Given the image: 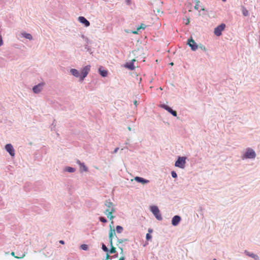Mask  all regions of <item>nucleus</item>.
<instances>
[{"label": "nucleus", "instance_id": "nucleus-17", "mask_svg": "<svg viewBox=\"0 0 260 260\" xmlns=\"http://www.w3.org/2000/svg\"><path fill=\"white\" fill-rule=\"evenodd\" d=\"M136 60L135 59H133V60H132L131 62L126 63L125 65V67L131 70H133L135 69L134 62Z\"/></svg>", "mask_w": 260, "mask_h": 260}, {"label": "nucleus", "instance_id": "nucleus-33", "mask_svg": "<svg viewBox=\"0 0 260 260\" xmlns=\"http://www.w3.org/2000/svg\"><path fill=\"white\" fill-rule=\"evenodd\" d=\"M151 238H152V236L149 233H147L146 235V239L147 240H149L151 239Z\"/></svg>", "mask_w": 260, "mask_h": 260}, {"label": "nucleus", "instance_id": "nucleus-24", "mask_svg": "<svg viewBox=\"0 0 260 260\" xmlns=\"http://www.w3.org/2000/svg\"><path fill=\"white\" fill-rule=\"evenodd\" d=\"M116 232L117 233L120 234L123 232V228L121 226L117 225L116 228Z\"/></svg>", "mask_w": 260, "mask_h": 260}, {"label": "nucleus", "instance_id": "nucleus-13", "mask_svg": "<svg viewBox=\"0 0 260 260\" xmlns=\"http://www.w3.org/2000/svg\"><path fill=\"white\" fill-rule=\"evenodd\" d=\"M244 253L246 255H247V256H248L253 258L254 260H259V257L258 256V255L256 254H255L254 253L249 252V251H248L247 250H245L244 251Z\"/></svg>", "mask_w": 260, "mask_h": 260}, {"label": "nucleus", "instance_id": "nucleus-40", "mask_svg": "<svg viewBox=\"0 0 260 260\" xmlns=\"http://www.w3.org/2000/svg\"><path fill=\"white\" fill-rule=\"evenodd\" d=\"M109 244L111 247L113 246L112 239H109Z\"/></svg>", "mask_w": 260, "mask_h": 260}, {"label": "nucleus", "instance_id": "nucleus-32", "mask_svg": "<svg viewBox=\"0 0 260 260\" xmlns=\"http://www.w3.org/2000/svg\"><path fill=\"white\" fill-rule=\"evenodd\" d=\"M102 249L105 252L108 251V248L106 246V245L104 244H102Z\"/></svg>", "mask_w": 260, "mask_h": 260}, {"label": "nucleus", "instance_id": "nucleus-36", "mask_svg": "<svg viewBox=\"0 0 260 260\" xmlns=\"http://www.w3.org/2000/svg\"><path fill=\"white\" fill-rule=\"evenodd\" d=\"M171 114L172 115H173L174 116H175V117H176L177 115V112L175 111H174V110H173V111L172 112Z\"/></svg>", "mask_w": 260, "mask_h": 260}, {"label": "nucleus", "instance_id": "nucleus-52", "mask_svg": "<svg viewBox=\"0 0 260 260\" xmlns=\"http://www.w3.org/2000/svg\"><path fill=\"white\" fill-rule=\"evenodd\" d=\"M115 257H117L118 256L117 254H115L113 256Z\"/></svg>", "mask_w": 260, "mask_h": 260}, {"label": "nucleus", "instance_id": "nucleus-44", "mask_svg": "<svg viewBox=\"0 0 260 260\" xmlns=\"http://www.w3.org/2000/svg\"><path fill=\"white\" fill-rule=\"evenodd\" d=\"M189 18H187V21H186V22L185 23V24H186V25H187V24H189Z\"/></svg>", "mask_w": 260, "mask_h": 260}, {"label": "nucleus", "instance_id": "nucleus-5", "mask_svg": "<svg viewBox=\"0 0 260 260\" xmlns=\"http://www.w3.org/2000/svg\"><path fill=\"white\" fill-rule=\"evenodd\" d=\"M105 205L107 207V209L105 211H106V212L111 211V212H115V205L110 200L105 201Z\"/></svg>", "mask_w": 260, "mask_h": 260}, {"label": "nucleus", "instance_id": "nucleus-37", "mask_svg": "<svg viewBox=\"0 0 260 260\" xmlns=\"http://www.w3.org/2000/svg\"><path fill=\"white\" fill-rule=\"evenodd\" d=\"M125 3L128 6L131 5V0H125Z\"/></svg>", "mask_w": 260, "mask_h": 260}, {"label": "nucleus", "instance_id": "nucleus-49", "mask_svg": "<svg viewBox=\"0 0 260 260\" xmlns=\"http://www.w3.org/2000/svg\"><path fill=\"white\" fill-rule=\"evenodd\" d=\"M59 243L60 244H64V241L63 240H60L59 241Z\"/></svg>", "mask_w": 260, "mask_h": 260}, {"label": "nucleus", "instance_id": "nucleus-8", "mask_svg": "<svg viewBox=\"0 0 260 260\" xmlns=\"http://www.w3.org/2000/svg\"><path fill=\"white\" fill-rule=\"evenodd\" d=\"M5 149L11 156H14L15 155V150L12 144H7L5 146Z\"/></svg>", "mask_w": 260, "mask_h": 260}, {"label": "nucleus", "instance_id": "nucleus-1", "mask_svg": "<svg viewBox=\"0 0 260 260\" xmlns=\"http://www.w3.org/2000/svg\"><path fill=\"white\" fill-rule=\"evenodd\" d=\"M256 156V154L255 151L252 148L248 147L242 152L241 158L242 160L254 159Z\"/></svg>", "mask_w": 260, "mask_h": 260}, {"label": "nucleus", "instance_id": "nucleus-39", "mask_svg": "<svg viewBox=\"0 0 260 260\" xmlns=\"http://www.w3.org/2000/svg\"><path fill=\"white\" fill-rule=\"evenodd\" d=\"M119 150V148L118 147H117L116 148L114 151H113V153H116L118 151V150Z\"/></svg>", "mask_w": 260, "mask_h": 260}, {"label": "nucleus", "instance_id": "nucleus-35", "mask_svg": "<svg viewBox=\"0 0 260 260\" xmlns=\"http://www.w3.org/2000/svg\"><path fill=\"white\" fill-rule=\"evenodd\" d=\"M118 248L120 249V254L121 255H123V248L121 247H118Z\"/></svg>", "mask_w": 260, "mask_h": 260}, {"label": "nucleus", "instance_id": "nucleus-21", "mask_svg": "<svg viewBox=\"0 0 260 260\" xmlns=\"http://www.w3.org/2000/svg\"><path fill=\"white\" fill-rule=\"evenodd\" d=\"M64 171L69 173H74L76 171V169L70 167H67L64 169Z\"/></svg>", "mask_w": 260, "mask_h": 260}, {"label": "nucleus", "instance_id": "nucleus-42", "mask_svg": "<svg viewBox=\"0 0 260 260\" xmlns=\"http://www.w3.org/2000/svg\"><path fill=\"white\" fill-rule=\"evenodd\" d=\"M137 30H133L132 31V32L133 34H138V32H137Z\"/></svg>", "mask_w": 260, "mask_h": 260}, {"label": "nucleus", "instance_id": "nucleus-43", "mask_svg": "<svg viewBox=\"0 0 260 260\" xmlns=\"http://www.w3.org/2000/svg\"><path fill=\"white\" fill-rule=\"evenodd\" d=\"M156 11L157 13H160V10L158 9H156V10H154V12H155Z\"/></svg>", "mask_w": 260, "mask_h": 260}, {"label": "nucleus", "instance_id": "nucleus-28", "mask_svg": "<svg viewBox=\"0 0 260 260\" xmlns=\"http://www.w3.org/2000/svg\"><path fill=\"white\" fill-rule=\"evenodd\" d=\"M198 48H200L201 50H202L204 52L207 51L206 48L204 46L202 45V44H200L199 45H198Z\"/></svg>", "mask_w": 260, "mask_h": 260}, {"label": "nucleus", "instance_id": "nucleus-27", "mask_svg": "<svg viewBox=\"0 0 260 260\" xmlns=\"http://www.w3.org/2000/svg\"><path fill=\"white\" fill-rule=\"evenodd\" d=\"M146 27V25L144 24H141L140 26H138L137 28V30H139L141 29H144Z\"/></svg>", "mask_w": 260, "mask_h": 260}, {"label": "nucleus", "instance_id": "nucleus-25", "mask_svg": "<svg viewBox=\"0 0 260 260\" xmlns=\"http://www.w3.org/2000/svg\"><path fill=\"white\" fill-rule=\"evenodd\" d=\"M127 241V239H118L117 241V245H118V244L122 243Z\"/></svg>", "mask_w": 260, "mask_h": 260}, {"label": "nucleus", "instance_id": "nucleus-3", "mask_svg": "<svg viewBox=\"0 0 260 260\" xmlns=\"http://www.w3.org/2000/svg\"><path fill=\"white\" fill-rule=\"evenodd\" d=\"M186 157L185 156H179L175 163V166L180 169H184L185 167Z\"/></svg>", "mask_w": 260, "mask_h": 260}, {"label": "nucleus", "instance_id": "nucleus-10", "mask_svg": "<svg viewBox=\"0 0 260 260\" xmlns=\"http://www.w3.org/2000/svg\"><path fill=\"white\" fill-rule=\"evenodd\" d=\"M19 36L20 37L24 38L27 39L29 41H32L34 40V38L30 34L27 33L25 31L21 32L19 34Z\"/></svg>", "mask_w": 260, "mask_h": 260}, {"label": "nucleus", "instance_id": "nucleus-22", "mask_svg": "<svg viewBox=\"0 0 260 260\" xmlns=\"http://www.w3.org/2000/svg\"><path fill=\"white\" fill-rule=\"evenodd\" d=\"M113 212H111V211H104V213L107 215V217L109 218L110 220H112L114 218V217L112 215V213Z\"/></svg>", "mask_w": 260, "mask_h": 260}, {"label": "nucleus", "instance_id": "nucleus-23", "mask_svg": "<svg viewBox=\"0 0 260 260\" xmlns=\"http://www.w3.org/2000/svg\"><path fill=\"white\" fill-rule=\"evenodd\" d=\"M241 10H242V14L244 16H247L249 15L248 11L244 7H243V6L242 7Z\"/></svg>", "mask_w": 260, "mask_h": 260}, {"label": "nucleus", "instance_id": "nucleus-19", "mask_svg": "<svg viewBox=\"0 0 260 260\" xmlns=\"http://www.w3.org/2000/svg\"><path fill=\"white\" fill-rule=\"evenodd\" d=\"M99 72L100 74V75L103 77H106L108 75V72L106 70H102V68H99Z\"/></svg>", "mask_w": 260, "mask_h": 260}, {"label": "nucleus", "instance_id": "nucleus-55", "mask_svg": "<svg viewBox=\"0 0 260 260\" xmlns=\"http://www.w3.org/2000/svg\"><path fill=\"white\" fill-rule=\"evenodd\" d=\"M223 2H225L226 0H222Z\"/></svg>", "mask_w": 260, "mask_h": 260}, {"label": "nucleus", "instance_id": "nucleus-34", "mask_svg": "<svg viewBox=\"0 0 260 260\" xmlns=\"http://www.w3.org/2000/svg\"><path fill=\"white\" fill-rule=\"evenodd\" d=\"M100 220L103 223L107 222V220L103 217H100Z\"/></svg>", "mask_w": 260, "mask_h": 260}, {"label": "nucleus", "instance_id": "nucleus-31", "mask_svg": "<svg viewBox=\"0 0 260 260\" xmlns=\"http://www.w3.org/2000/svg\"><path fill=\"white\" fill-rule=\"evenodd\" d=\"M171 175H172V177L174 178H176L177 177V175L175 171L171 172Z\"/></svg>", "mask_w": 260, "mask_h": 260}, {"label": "nucleus", "instance_id": "nucleus-18", "mask_svg": "<svg viewBox=\"0 0 260 260\" xmlns=\"http://www.w3.org/2000/svg\"><path fill=\"white\" fill-rule=\"evenodd\" d=\"M110 230L109 234V239H112L113 235H115V231L112 229L111 224H110Z\"/></svg>", "mask_w": 260, "mask_h": 260}, {"label": "nucleus", "instance_id": "nucleus-54", "mask_svg": "<svg viewBox=\"0 0 260 260\" xmlns=\"http://www.w3.org/2000/svg\"><path fill=\"white\" fill-rule=\"evenodd\" d=\"M201 10H202V11H204V10H205V9H204V8H202L201 9Z\"/></svg>", "mask_w": 260, "mask_h": 260}, {"label": "nucleus", "instance_id": "nucleus-2", "mask_svg": "<svg viewBox=\"0 0 260 260\" xmlns=\"http://www.w3.org/2000/svg\"><path fill=\"white\" fill-rule=\"evenodd\" d=\"M91 66L87 65L81 69L80 82H82L90 71Z\"/></svg>", "mask_w": 260, "mask_h": 260}, {"label": "nucleus", "instance_id": "nucleus-20", "mask_svg": "<svg viewBox=\"0 0 260 260\" xmlns=\"http://www.w3.org/2000/svg\"><path fill=\"white\" fill-rule=\"evenodd\" d=\"M160 107L162 108H164L166 110H167L168 112L170 113H172V112L173 111V110L168 106L166 105L165 104L160 105Z\"/></svg>", "mask_w": 260, "mask_h": 260}, {"label": "nucleus", "instance_id": "nucleus-29", "mask_svg": "<svg viewBox=\"0 0 260 260\" xmlns=\"http://www.w3.org/2000/svg\"><path fill=\"white\" fill-rule=\"evenodd\" d=\"M110 253H114L116 252V248L114 246L111 247V249L109 251Z\"/></svg>", "mask_w": 260, "mask_h": 260}, {"label": "nucleus", "instance_id": "nucleus-16", "mask_svg": "<svg viewBox=\"0 0 260 260\" xmlns=\"http://www.w3.org/2000/svg\"><path fill=\"white\" fill-rule=\"evenodd\" d=\"M135 180L138 182L141 183L142 184H147L149 182V180L144 179L143 178L140 177H135L134 178Z\"/></svg>", "mask_w": 260, "mask_h": 260}, {"label": "nucleus", "instance_id": "nucleus-12", "mask_svg": "<svg viewBox=\"0 0 260 260\" xmlns=\"http://www.w3.org/2000/svg\"><path fill=\"white\" fill-rule=\"evenodd\" d=\"M77 164L79 166V170L81 172H87L88 168L84 163L81 162L79 160L77 161Z\"/></svg>", "mask_w": 260, "mask_h": 260}, {"label": "nucleus", "instance_id": "nucleus-41", "mask_svg": "<svg viewBox=\"0 0 260 260\" xmlns=\"http://www.w3.org/2000/svg\"><path fill=\"white\" fill-rule=\"evenodd\" d=\"M25 254L24 253L22 254V255L20 257H18V256H15L16 258H23L24 256H25Z\"/></svg>", "mask_w": 260, "mask_h": 260}, {"label": "nucleus", "instance_id": "nucleus-47", "mask_svg": "<svg viewBox=\"0 0 260 260\" xmlns=\"http://www.w3.org/2000/svg\"><path fill=\"white\" fill-rule=\"evenodd\" d=\"M119 260H124V257L123 256H121L119 258Z\"/></svg>", "mask_w": 260, "mask_h": 260}, {"label": "nucleus", "instance_id": "nucleus-7", "mask_svg": "<svg viewBox=\"0 0 260 260\" xmlns=\"http://www.w3.org/2000/svg\"><path fill=\"white\" fill-rule=\"evenodd\" d=\"M187 44L190 47L192 51H196L198 48V45L192 38L188 40Z\"/></svg>", "mask_w": 260, "mask_h": 260}, {"label": "nucleus", "instance_id": "nucleus-48", "mask_svg": "<svg viewBox=\"0 0 260 260\" xmlns=\"http://www.w3.org/2000/svg\"><path fill=\"white\" fill-rule=\"evenodd\" d=\"M109 256H110L108 254H107L106 258L105 260L108 259L109 258Z\"/></svg>", "mask_w": 260, "mask_h": 260}, {"label": "nucleus", "instance_id": "nucleus-15", "mask_svg": "<svg viewBox=\"0 0 260 260\" xmlns=\"http://www.w3.org/2000/svg\"><path fill=\"white\" fill-rule=\"evenodd\" d=\"M181 221V217L178 215L174 216L172 219V224L174 226H177Z\"/></svg>", "mask_w": 260, "mask_h": 260}, {"label": "nucleus", "instance_id": "nucleus-38", "mask_svg": "<svg viewBox=\"0 0 260 260\" xmlns=\"http://www.w3.org/2000/svg\"><path fill=\"white\" fill-rule=\"evenodd\" d=\"M3 44V41L2 40V37L0 36V46H2Z\"/></svg>", "mask_w": 260, "mask_h": 260}, {"label": "nucleus", "instance_id": "nucleus-30", "mask_svg": "<svg viewBox=\"0 0 260 260\" xmlns=\"http://www.w3.org/2000/svg\"><path fill=\"white\" fill-rule=\"evenodd\" d=\"M195 2L196 4L194 8L196 10H198L199 9V4L200 3V2L198 0H195Z\"/></svg>", "mask_w": 260, "mask_h": 260}, {"label": "nucleus", "instance_id": "nucleus-56", "mask_svg": "<svg viewBox=\"0 0 260 260\" xmlns=\"http://www.w3.org/2000/svg\"><path fill=\"white\" fill-rule=\"evenodd\" d=\"M213 260H216V259L214 258V259H213Z\"/></svg>", "mask_w": 260, "mask_h": 260}, {"label": "nucleus", "instance_id": "nucleus-26", "mask_svg": "<svg viewBox=\"0 0 260 260\" xmlns=\"http://www.w3.org/2000/svg\"><path fill=\"white\" fill-rule=\"evenodd\" d=\"M80 247L83 250H87L88 248V245L86 244H82L81 245Z\"/></svg>", "mask_w": 260, "mask_h": 260}, {"label": "nucleus", "instance_id": "nucleus-53", "mask_svg": "<svg viewBox=\"0 0 260 260\" xmlns=\"http://www.w3.org/2000/svg\"><path fill=\"white\" fill-rule=\"evenodd\" d=\"M170 64H171V66H173V65L174 64V63H173V62H171V63H170Z\"/></svg>", "mask_w": 260, "mask_h": 260}, {"label": "nucleus", "instance_id": "nucleus-4", "mask_svg": "<svg viewBox=\"0 0 260 260\" xmlns=\"http://www.w3.org/2000/svg\"><path fill=\"white\" fill-rule=\"evenodd\" d=\"M151 212L158 220H161L162 218L158 208L156 206H151L150 207Z\"/></svg>", "mask_w": 260, "mask_h": 260}, {"label": "nucleus", "instance_id": "nucleus-46", "mask_svg": "<svg viewBox=\"0 0 260 260\" xmlns=\"http://www.w3.org/2000/svg\"><path fill=\"white\" fill-rule=\"evenodd\" d=\"M152 232H153L152 229H148V232H149V234L152 233Z\"/></svg>", "mask_w": 260, "mask_h": 260}, {"label": "nucleus", "instance_id": "nucleus-9", "mask_svg": "<svg viewBox=\"0 0 260 260\" xmlns=\"http://www.w3.org/2000/svg\"><path fill=\"white\" fill-rule=\"evenodd\" d=\"M44 86V83H39L32 88V91L35 93H39L41 92Z\"/></svg>", "mask_w": 260, "mask_h": 260}, {"label": "nucleus", "instance_id": "nucleus-14", "mask_svg": "<svg viewBox=\"0 0 260 260\" xmlns=\"http://www.w3.org/2000/svg\"><path fill=\"white\" fill-rule=\"evenodd\" d=\"M78 21L84 24L86 27H88L90 25V22L88 21L84 17L80 16L78 17Z\"/></svg>", "mask_w": 260, "mask_h": 260}, {"label": "nucleus", "instance_id": "nucleus-51", "mask_svg": "<svg viewBox=\"0 0 260 260\" xmlns=\"http://www.w3.org/2000/svg\"><path fill=\"white\" fill-rule=\"evenodd\" d=\"M14 254H15V253H14V252H11V255H13V256H14Z\"/></svg>", "mask_w": 260, "mask_h": 260}, {"label": "nucleus", "instance_id": "nucleus-50", "mask_svg": "<svg viewBox=\"0 0 260 260\" xmlns=\"http://www.w3.org/2000/svg\"><path fill=\"white\" fill-rule=\"evenodd\" d=\"M127 128H128V129L129 131H132V128H131V127L130 126H128V127H127Z\"/></svg>", "mask_w": 260, "mask_h": 260}, {"label": "nucleus", "instance_id": "nucleus-11", "mask_svg": "<svg viewBox=\"0 0 260 260\" xmlns=\"http://www.w3.org/2000/svg\"><path fill=\"white\" fill-rule=\"evenodd\" d=\"M71 75L76 78H79V81L80 82V73L79 71L76 69H71L69 71Z\"/></svg>", "mask_w": 260, "mask_h": 260}, {"label": "nucleus", "instance_id": "nucleus-45", "mask_svg": "<svg viewBox=\"0 0 260 260\" xmlns=\"http://www.w3.org/2000/svg\"><path fill=\"white\" fill-rule=\"evenodd\" d=\"M134 104L135 105L136 107H137V101H134Z\"/></svg>", "mask_w": 260, "mask_h": 260}, {"label": "nucleus", "instance_id": "nucleus-6", "mask_svg": "<svg viewBox=\"0 0 260 260\" xmlns=\"http://www.w3.org/2000/svg\"><path fill=\"white\" fill-rule=\"evenodd\" d=\"M225 27V25L223 23L221 24L217 27L215 28L214 30V34L217 36H220L221 35V32L224 30Z\"/></svg>", "mask_w": 260, "mask_h": 260}]
</instances>
